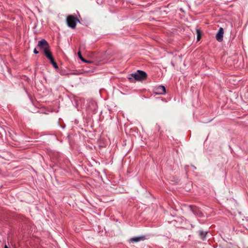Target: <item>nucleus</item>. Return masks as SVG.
I'll use <instances>...</instances> for the list:
<instances>
[{
	"label": "nucleus",
	"instance_id": "7ed1b4c3",
	"mask_svg": "<svg viewBox=\"0 0 248 248\" xmlns=\"http://www.w3.org/2000/svg\"><path fill=\"white\" fill-rule=\"evenodd\" d=\"M38 47L41 49H43L44 51L46 50L49 47H50L49 45L47 42L45 40L42 39L41 41H39L38 43Z\"/></svg>",
	"mask_w": 248,
	"mask_h": 248
},
{
	"label": "nucleus",
	"instance_id": "1a4fd4ad",
	"mask_svg": "<svg viewBox=\"0 0 248 248\" xmlns=\"http://www.w3.org/2000/svg\"><path fill=\"white\" fill-rule=\"evenodd\" d=\"M196 31L197 33V41H199L202 37V31L199 29H196Z\"/></svg>",
	"mask_w": 248,
	"mask_h": 248
},
{
	"label": "nucleus",
	"instance_id": "f03ea898",
	"mask_svg": "<svg viewBox=\"0 0 248 248\" xmlns=\"http://www.w3.org/2000/svg\"><path fill=\"white\" fill-rule=\"evenodd\" d=\"M78 22L79 20L73 15L68 16L66 18V22L68 27L72 29H75Z\"/></svg>",
	"mask_w": 248,
	"mask_h": 248
},
{
	"label": "nucleus",
	"instance_id": "f8f14e48",
	"mask_svg": "<svg viewBox=\"0 0 248 248\" xmlns=\"http://www.w3.org/2000/svg\"><path fill=\"white\" fill-rule=\"evenodd\" d=\"M33 52L35 53V54H38L39 53V52L37 50L36 48H35L33 50Z\"/></svg>",
	"mask_w": 248,
	"mask_h": 248
},
{
	"label": "nucleus",
	"instance_id": "0eeeda50",
	"mask_svg": "<svg viewBox=\"0 0 248 248\" xmlns=\"http://www.w3.org/2000/svg\"><path fill=\"white\" fill-rule=\"evenodd\" d=\"M208 232L207 231H203V230H199L198 233L201 239L203 241L205 240Z\"/></svg>",
	"mask_w": 248,
	"mask_h": 248
},
{
	"label": "nucleus",
	"instance_id": "f257e3e1",
	"mask_svg": "<svg viewBox=\"0 0 248 248\" xmlns=\"http://www.w3.org/2000/svg\"><path fill=\"white\" fill-rule=\"evenodd\" d=\"M147 77V74L141 70H138L137 72L132 73L128 75V78L132 81L133 78L138 81H142L145 80Z\"/></svg>",
	"mask_w": 248,
	"mask_h": 248
},
{
	"label": "nucleus",
	"instance_id": "9b49d317",
	"mask_svg": "<svg viewBox=\"0 0 248 248\" xmlns=\"http://www.w3.org/2000/svg\"><path fill=\"white\" fill-rule=\"evenodd\" d=\"M50 61L51 63L53 65V66L56 69L58 68V66L57 64V63L55 62V60L53 58V57L49 60Z\"/></svg>",
	"mask_w": 248,
	"mask_h": 248
},
{
	"label": "nucleus",
	"instance_id": "20e7f679",
	"mask_svg": "<svg viewBox=\"0 0 248 248\" xmlns=\"http://www.w3.org/2000/svg\"><path fill=\"white\" fill-rule=\"evenodd\" d=\"M223 29L222 28H220L216 36L217 40L218 42H221L223 40Z\"/></svg>",
	"mask_w": 248,
	"mask_h": 248
},
{
	"label": "nucleus",
	"instance_id": "ddd939ff",
	"mask_svg": "<svg viewBox=\"0 0 248 248\" xmlns=\"http://www.w3.org/2000/svg\"><path fill=\"white\" fill-rule=\"evenodd\" d=\"M4 248H9L6 245L5 246Z\"/></svg>",
	"mask_w": 248,
	"mask_h": 248
},
{
	"label": "nucleus",
	"instance_id": "39448f33",
	"mask_svg": "<svg viewBox=\"0 0 248 248\" xmlns=\"http://www.w3.org/2000/svg\"><path fill=\"white\" fill-rule=\"evenodd\" d=\"M145 236L144 235L131 238L129 240V243H137L145 240Z\"/></svg>",
	"mask_w": 248,
	"mask_h": 248
},
{
	"label": "nucleus",
	"instance_id": "9d476101",
	"mask_svg": "<svg viewBox=\"0 0 248 248\" xmlns=\"http://www.w3.org/2000/svg\"><path fill=\"white\" fill-rule=\"evenodd\" d=\"M78 56L79 57V58H80V59L85 62H87V63H92V62L91 61H87L86 60H85L82 56V55H81V53L80 51H79L78 53Z\"/></svg>",
	"mask_w": 248,
	"mask_h": 248
},
{
	"label": "nucleus",
	"instance_id": "6e6552de",
	"mask_svg": "<svg viewBox=\"0 0 248 248\" xmlns=\"http://www.w3.org/2000/svg\"><path fill=\"white\" fill-rule=\"evenodd\" d=\"M44 54L49 60L52 59L53 58V56L52 55L51 52L50 51V47L49 48L45 50L44 51Z\"/></svg>",
	"mask_w": 248,
	"mask_h": 248
},
{
	"label": "nucleus",
	"instance_id": "423d86ee",
	"mask_svg": "<svg viewBox=\"0 0 248 248\" xmlns=\"http://www.w3.org/2000/svg\"><path fill=\"white\" fill-rule=\"evenodd\" d=\"M155 92L156 94H164L166 93L165 87L164 86H159L155 88Z\"/></svg>",
	"mask_w": 248,
	"mask_h": 248
}]
</instances>
